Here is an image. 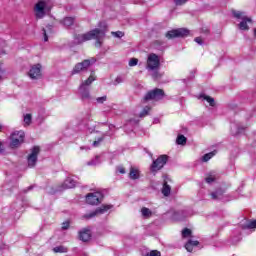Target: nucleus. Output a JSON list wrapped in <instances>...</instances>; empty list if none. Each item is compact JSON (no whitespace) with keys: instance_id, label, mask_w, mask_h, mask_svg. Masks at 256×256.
Returning a JSON list of instances; mask_svg holds the SVG:
<instances>
[{"instance_id":"1","label":"nucleus","mask_w":256,"mask_h":256,"mask_svg":"<svg viewBox=\"0 0 256 256\" xmlns=\"http://www.w3.org/2000/svg\"><path fill=\"white\" fill-rule=\"evenodd\" d=\"M105 37V31L95 28L84 34H75L74 40L77 45H81V43H85V41H91V39H95V46L101 47V39Z\"/></svg>"},{"instance_id":"2","label":"nucleus","mask_w":256,"mask_h":256,"mask_svg":"<svg viewBox=\"0 0 256 256\" xmlns=\"http://www.w3.org/2000/svg\"><path fill=\"white\" fill-rule=\"evenodd\" d=\"M232 15L235 19H241L242 21L238 24V27L241 31H249L248 23H253V19L247 17L245 12L232 10Z\"/></svg>"},{"instance_id":"3","label":"nucleus","mask_w":256,"mask_h":256,"mask_svg":"<svg viewBox=\"0 0 256 256\" xmlns=\"http://www.w3.org/2000/svg\"><path fill=\"white\" fill-rule=\"evenodd\" d=\"M165 97V91L161 88H155L146 93L144 101H161Z\"/></svg>"},{"instance_id":"4","label":"nucleus","mask_w":256,"mask_h":256,"mask_svg":"<svg viewBox=\"0 0 256 256\" xmlns=\"http://www.w3.org/2000/svg\"><path fill=\"white\" fill-rule=\"evenodd\" d=\"M169 161V156L163 154L160 155L156 160H154L150 166V171L152 173H157V171H161L165 165H167V162Z\"/></svg>"},{"instance_id":"5","label":"nucleus","mask_w":256,"mask_h":256,"mask_svg":"<svg viewBox=\"0 0 256 256\" xmlns=\"http://www.w3.org/2000/svg\"><path fill=\"white\" fill-rule=\"evenodd\" d=\"M97 60L95 58L91 59H85L82 62L77 63L73 70H72V75H77L78 73H81V71H87L93 63H95Z\"/></svg>"},{"instance_id":"6","label":"nucleus","mask_w":256,"mask_h":256,"mask_svg":"<svg viewBox=\"0 0 256 256\" xmlns=\"http://www.w3.org/2000/svg\"><path fill=\"white\" fill-rule=\"evenodd\" d=\"M161 65V60H159V56L155 53H151L148 55L146 69L150 71H155Z\"/></svg>"},{"instance_id":"7","label":"nucleus","mask_w":256,"mask_h":256,"mask_svg":"<svg viewBox=\"0 0 256 256\" xmlns=\"http://www.w3.org/2000/svg\"><path fill=\"white\" fill-rule=\"evenodd\" d=\"M189 35V30L186 28H178L170 30L165 34L166 39H175L177 37H187Z\"/></svg>"},{"instance_id":"8","label":"nucleus","mask_w":256,"mask_h":256,"mask_svg":"<svg viewBox=\"0 0 256 256\" xmlns=\"http://www.w3.org/2000/svg\"><path fill=\"white\" fill-rule=\"evenodd\" d=\"M47 8V1L40 0L34 6L36 19H43L45 17V9Z\"/></svg>"},{"instance_id":"9","label":"nucleus","mask_w":256,"mask_h":256,"mask_svg":"<svg viewBox=\"0 0 256 256\" xmlns=\"http://www.w3.org/2000/svg\"><path fill=\"white\" fill-rule=\"evenodd\" d=\"M103 201V194L101 192L88 193L86 195V203L88 205H99Z\"/></svg>"},{"instance_id":"10","label":"nucleus","mask_w":256,"mask_h":256,"mask_svg":"<svg viewBox=\"0 0 256 256\" xmlns=\"http://www.w3.org/2000/svg\"><path fill=\"white\" fill-rule=\"evenodd\" d=\"M25 141V132L16 131L11 136V147H19Z\"/></svg>"},{"instance_id":"11","label":"nucleus","mask_w":256,"mask_h":256,"mask_svg":"<svg viewBox=\"0 0 256 256\" xmlns=\"http://www.w3.org/2000/svg\"><path fill=\"white\" fill-rule=\"evenodd\" d=\"M39 153H41V148H39V146H34L27 158L28 167H35V165H37V157L39 156Z\"/></svg>"},{"instance_id":"12","label":"nucleus","mask_w":256,"mask_h":256,"mask_svg":"<svg viewBox=\"0 0 256 256\" xmlns=\"http://www.w3.org/2000/svg\"><path fill=\"white\" fill-rule=\"evenodd\" d=\"M41 69H43L41 64L32 65L28 72V77H30V79H41V77H43Z\"/></svg>"},{"instance_id":"13","label":"nucleus","mask_w":256,"mask_h":256,"mask_svg":"<svg viewBox=\"0 0 256 256\" xmlns=\"http://www.w3.org/2000/svg\"><path fill=\"white\" fill-rule=\"evenodd\" d=\"M110 209H113V205L103 204L101 207L97 208L94 212L90 213L86 217L88 219H91L92 217H95L96 215H103L104 213H107V211H109Z\"/></svg>"},{"instance_id":"14","label":"nucleus","mask_w":256,"mask_h":256,"mask_svg":"<svg viewBox=\"0 0 256 256\" xmlns=\"http://www.w3.org/2000/svg\"><path fill=\"white\" fill-rule=\"evenodd\" d=\"M78 238L80 241H83V243H87V241L91 240V230L89 228H83L79 231Z\"/></svg>"},{"instance_id":"15","label":"nucleus","mask_w":256,"mask_h":256,"mask_svg":"<svg viewBox=\"0 0 256 256\" xmlns=\"http://www.w3.org/2000/svg\"><path fill=\"white\" fill-rule=\"evenodd\" d=\"M80 94L81 99L85 101V99H91V94L89 93V88L87 86L80 85Z\"/></svg>"},{"instance_id":"16","label":"nucleus","mask_w":256,"mask_h":256,"mask_svg":"<svg viewBox=\"0 0 256 256\" xmlns=\"http://www.w3.org/2000/svg\"><path fill=\"white\" fill-rule=\"evenodd\" d=\"M199 241L197 240H188L185 244V249L188 251V253H193V248L198 247Z\"/></svg>"},{"instance_id":"17","label":"nucleus","mask_w":256,"mask_h":256,"mask_svg":"<svg viewBox=\"0 0 256 256\" xmlns=\"http://www.w3.org/2000/svg\"><path fill=\"white\" fill-rule=\"evenodd\" d=\"M75 185H76V182H75V180H73V178H67L64 181L62 187L64 189H73L75 187Z\"/></svg>"},{"instance_id":"18","label":"nucleus","mask_w":256,"mask_h":256,"mask_svg":"<svg viewBox=\"0 0 256 256\" xmlns=\"http://www.w3.org/2000/svg\"><path fill=\"white\" fill-rule=\"evenodd\" d=\"M162 195H164V197H169L171 195V186H169L167 181H164L163 183Z\"/></svg>"},{"instance_id":"19","label":"nucleus","mask_w":256,"mask_h":256,"mask_svg":"<svg viewBox=\"0 0 256 256\" xmlns=\"http://www.w3.org/2000/svg\"><path fill=\"white\" fill-rule=\"evenodd\" d=\"M95 79H97L95 77V72H92L91 75L88 77V79L85 80L84 82H82L81 85H83V87H89V85H91V83H93V81H95Z\"/></svg>"},{"instance_id":"20","label":"nucleus","mask_w":256,"mask_h":256,"mask_svg":"<svg viewBox=\"0 0 256 256\" xmlns=\"http://www.w3.org/2000/svg\"><path fill=\"white\" fill-rule=\"evenodd\" d=\"M129 177L133 181H135V179H138L139 178V170L136 169V168L131 167L130 172H129Z\"/></svg>"},{"instance_id":"21","label":"nucleus","mask_w":256,"mask_h":256,"mask_svg":"<svg viewBox=\"0 0 256 256\" xmlns=\"http://www.w3.org/2000/svg\"><path fill=\"white\" fill-rule=\"evenodd\" d=\"M200 97L202 99H204V101H207V103H209L210 107H215V99L211 96H208V95H200Z\"/></svg>"},{"instance_id":"22","label":"nucleus","mask_w":256,"mask_h":256,"mask_svg":"<svg viewBox=\"0 0 256 256\" xmlns=\"http://www.w3.org/2000/svg\"><path fill=\"white\" fill-rule=\"evenodd\" d=\"M176 143L177 145H187V137H185V135L182 134L178 135Z\"/></svg>"},{"instance_id":"23","label":"nucleus","mask_w":256,"mask_h":256,"mask_svg":"<svg viewBox=\"0 0 256 256\" xmlns=\"http://www.w3.org/2000/svg\"><path fill=\"white\" fill-rule=\"evenodd\" d=\"M62 23L66 27H71V25H73V23H75V18H73V17H66V18L63 19Z\"/></svg>"},{"instance_id":"24","label":"nucleus","mask_w":256,"mask_h":256,"mask_svg":"<svg viewBox=\"0 0 256 256\" xmlns=\"http://www.w3.org/2000/svg\"><path fill=\"white\" fill-rule=\"evenodd\" d=\"M141 213H142V217H145V219H149V217L153 215V212H151V210H149V208L147 207H143L141 209Z\"/></svg>"},{"instance_id":"25","label":"nucleus","mask_w":256,"mask_h":256,"mask_svg":"<svg viewBox=\"0 0 256 256\" xmlns=\"http://www.w3.org/2000/svg\"><path fill=\"white\" fill-rule=\"evenodd\" d=\"M67 251H69V249L63 245L56 246L53 248L54 253H67Z\"/></svg>"},{"instance_id":"26","label":"nucleus","mask_w":256,"mask_h":256,"mask_svg":"<svg viewBox=\"0 0 256 256\" xmlns=\"http://www.w3.org/2000/svg\"><path fill=\"white\" fill-rule=\"evenodd\" d=\"M216 154H217L216 151L209 152L203 156L202 160L204 161V163H207V161H209L210 159H213V157H215Z\"/></svg>"},{"instance_id":"27","label":"nucleus","mask_w":256,"mask_h":256,"mask_svg":"<svg viewBox=\"0 0 256 256\" xmlns=\"http://www.w3.org/2000/svg\"><path fill=\"white\" fill-rule=\"evenodd\" d=\"M149 111H151V107L145 106L143 110L140 112L139 117H147V115H149Z\"/></svg>"},{"instance_id":"28","label":"nucleus","mask_w":256,"mask_h":256,"mask_svg":"<svg viewBox=\"0 0 256 256\" xmlns=\"http://www.w3.org/2000/svg\"><path fill=\"white\" fill-rule=\"evenodd\" d=\"M31 121H33V115H31V114L24 115L25 125H27V126L31 125Z\"/></svg>"},{"instance_id":"29","label":"nucleus","mask_w":256,"mask_h":256,"mask_svg":"<svg viewBox=\"0 0 256 256\" xmlns=\"http://www.w3.org/2000/svg\"><path fill=\"white\" fill-rule=\"evenodd\" d=\"M193 232L191 231V229H189V228H184L183 230H182V237L184 238V239H186V237H191V234H192Z\"/></svg>"},{"instance_id":"30","label":"nucleus","mask_w":256,"mask_h":256,"mask_svg":"<svg viewBox=\"0 0 256 256\" xmlns=\"http://www.w3.org/2000/svg\"><path fill=\"white\" fill-rule=\"evenodd\" d=\"M210 196L212 199L217 200L219 197L223 196V191L212 192Z\"/></svg>"},{"instance_id":"31","label":"nucleus","mask_w":256,"mask_h":256,"mask_svg":"<svg viewBox=\"0 0 256 256\" xmlns=\"http://www.w3.org/2000/svg\"><path fill=\"white\" fill-rule=\"evenodd\" d=\"M111 35H113V37H116L117 39H121V37H125V32H122V31L111 32Z\"/></svg>"},{"instance_id":"32","label":"nucleus","mask_w":256,"mask_h":256,"mask_svg":"<svg viewBox=\"0 0 256 256\" xmlns=\"http://www.w3.org/2000/svg\"><path fill=\"white\" fill-rule=\"evenodd\" d=\"M244 229H256V220L250 221Z\"/></svg>"},{"instance_id":"33","label":"nucleus","mask_w":256,"mask_h":256,"mask_svg":"<svg viewBox=\"0 0 256 256\" xmlns=\"http://www.w3.org/2000/svg\"><path fill=\"white\" fill-rule=\"evenodd\" d=\"M137 63H139V59H137V58H132V59H130V61H129V66H130V67H135V66L137 65Z\"/></svg>"},{"instance_id":"34","label":"nucleus","mask_w":256,"mask_h":256,"mask_svg":"<svg viewBox=\"0 0 256 256\" xmlns=\"http://www.w3.org/2000/svg\"><path fill=\"white\" fill-rule=\"evenodd\" d=\"M69 227H71V222L65 221V222L62 223V230L63 231H67V229H69Z\"/></svg>"},{"instance_id":"35","label":"nucleus","mask_w":256,"mask_h":256,"mask_svg":"<svg viewBox=\"0 0 256 256\" xmlns=\"http://www.w3.org/2000/svg\"><path fill=\"white\" fill-rule=\"evenodd\" d=\"M96 101H97V103H99L100 105H103V103H104L105 101H107V96L98 97V98H96Z\"/></svg>"},{"instance_id":"36","label":"nucleus","mask_w":256,"mask_h":256,"mask_svg":"<svg viewBox=\"0 0 256 256\" xmlns=\"http://www.w3.org/2000/svg\"><path fill=\"white\" fill-rule=\"evenodd\" d=\"M175 5H185L187 0H174Z\"/></svg>"},{"instance_id":"37","label":"nucleus","mask_w":256,"mask_h":256,"mask_svg":"<svg viewBox=\"0 0 256 256\" xmlns=\"http://www.w3.org/2000/svg\"><path fill=\"white\" fill-rule=\"evenodd\" d=\"M101 141H103V137H100V138H98L97 140H95V141L93 142V146H94V147H98V146H99V143H101Z\"/></svg>"},{"instance_id":"38","label":"nucleus","mask_w":256,"mask_h":256,"mask_svg":"<svg viewBox=\"0 0 256 256\" xmlns=\"http://www.w3.org/2000/svg\"><path fill=\"white\" fill-rule=\"evenodd\" d=\"M206 183H213L215 181V177L208 176L205 178Z\"/></svg>"},{"instance_id":"39","label":"nucleus","mask_w":256,"mask_h":256,"mask_svg":"<svg viewBox=\"0 0 256 256\" xmlns=\"http://www.w3.org/2000/svg\"><path fill=\"white\" fill-rule=\"evenodd\" d=\"M195 43H198V45H203V38L201 37H196L194 39Z\"/></svg>"},{"instance_id":"40","label":"nucleus","mask_w":256,"mask_h":256,"mask_svg":"<svg viewBox=\"0 0 256 256\" xmlns=\"http://www.w3.org/2000/svg\"><path fill=\"white\" fill-rule=\"evenodd\" d=\"M153 79H161V74L159 72H154L152 74Z\"/></svg>"},{"instance_id":"41","label":"nucleus","mask_w":256,"mask_h":256,"mask_svg":"<svg viewBox=\"0 0 256 256\" xmlns=\"http://www.w3.org/2000/svg\"><path fill=\"white\" fill-rule=\"evenodd\" d=\"M118 172H120L121 175H125V168L123 166L118 167Z\"/></svg>"},{"instance_id":"42","label":"nucleus","mask_w":256,"mask_h":256,"mask_svg":"<svg viewBox=\"0 0 256 256\" xmlns=\"http://www.w3.org/2000/svg\"><path fill=\"white\" fill-rule=\"evenodd\" d=\"M202 33H204V35H209L211 31L209 30V28H202Z\"/></svg>"},{"instance_id":"43","label":"nucleus","mask_w":256,"mask_h":256,"mask_svg":"<svg viewBox=\"0 0 256 256\" xmlns=\"http://www.w3.org/2000/svg\"><path fill=\"white\" fill-rule=\"evenodd\" d=\"M43 33H44V41H49V37L47 36V31L45 30V28H43Z\"/></svg>"},{"instance_id":"44","label":"nucleus","mask_w":256,"mask_h":256,"mask_svg":"<svg viewBox=\"0 0 256 256\" xmlns=\"http://www.w3.org/2000/svg\"><path fill=\"white\" fill-rule=\"evenodd\" d=\"M119 83H123V79H121V77H117L115 79V85H119Z\"/></svg>"},{"instance_id":"45","label":"nucleus","mask_w":256,"mask_h":256,"mask_svg":"<svg viewBox=\"0 0 256 256\" xmlns=\"http://www.w3.org/2000/svg\"><path fill=\"white\" fill-rule=\"evenodd\" d=\"M4 74L5 70L3 69V67L0 66V79L3 77Z\"/></svg>"},{"instance_id":"46","label":"nucleus","mask_w":256,"mask_h":256,"mask_svg":"<svg viewBox=\"0 0 256 256\" xmlns=\"http://www.w3.org/2000/svg\"><path fill=\"white\" fill-rule=\"evenodd\" d=\"M1 147H3V143L0 142V153L3 152V149Z\"/></svg>"},{"instance_id":"47","label":"nucleus","mask_w":256,"mask_h":256,"mask_svg":"<svg viewBox=\"0 0 256 256\" xmlns=\"http://www.w3.org/2000/svg\"><path fill=\"white\" fill-rule=\"evenodd\" d=\"M254 37H256V28L254 29Z\"/></svg>"},{"instance_id":"48","label":"nucleus","mask_w":256,"mask_h":256,"mask_svg":"<svg viewBox=\"0 0 256 256\" xmlns=\"http://www.w3.org/2000/svg\"><path fill=\"white\" fill-rule=\"evenodd\" d=\"M17 139H21V136L17 135Z\"/></svg>"},{"instance_id":"49","label":"nucleus","mask_w":256,"mask_h":256,"mask_svg":"<svg viewBox=\"0 0 256 256\" xmlns=\"http://www.w3.org/2000/svg\"><path fill=\"white\" fill-rule=\"evenodd\" d=\"M1 129H2V127H1V125H0V133H1Z\"/></svg>"}]
</instances>
